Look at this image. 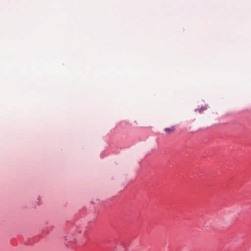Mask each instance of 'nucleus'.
<instances>
[{
	"mask_svg": "<svg viewBox=\"0 0 251 251\" xmlns=\"http://www.w3.org/2000/svg\"><path fill=\"white\" fill-rule=\"evenodd\" d=\"M175 130V126H172L169 128H165L164 131L167 132L168 134L173 133Z\"/></svg>",
	"mask_w": 251,
	"mask_h": 251,
	"instance_id": "f257e3e1",
	"label": "nucleus"
},
{
	"mask_svg": "<svg viewBox=\"0 0 251 251\" xmlns=\"http://www.w3.org/2000/svg\"><path fill=\"white\" fill-rule=\"evenodd\" d=\"M204 110H205V109H204V108L200 109V113L202 112V111H203Z\"/></svg>",
	"mask_w": 251,
	"mask_h": 251,
	"instance_id": "f03ea898",
	"label": "nucleus"
}]
</instances>
